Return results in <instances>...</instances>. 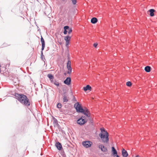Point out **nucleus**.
<instances>
[{
    "label": "nucleus",
    "instance_id": "15",
    "mask_svg": "<svg viewBox=\"0 0 157 157\" xmlns=\"http://www.w3.org/2000/svg\"><path fill=\"white\" fill-rule=\"evenodd\" d=\"M97 19L96 17L92 18L91 20V22L93 24H95L97 22Z\"/></svg>",
    "mask_w": 157,
    "mask_h": 157
},
{
    "label": "nucleus",
    "instance_id": "28",
    "mask_svg": "<svg viewBox=\"0 0 157 157\" xmlns=\"http://www.w3.org/2000/svg\"><path fill=\"white\" fill-rule=\"evenodd\" d=\"M50 80L52 83H54V81L53 80V79H51Z\"/></svg>",
    "mask_w": 157,
    "mask_h": 157
},
{
    "label": "nucleus",
    "instance_id": "19",
    "mask_svg": "<svg viewBox=\"0 0 157 157\" xmlns=\"http://www.w3.org/2000/svg\"><path fill=\"white\" fill-rule=\"evenodd\" d=\"M63 102H66L68 101V98L65 95H64L63 96Z\"/></svg>",
    "mask_w": 157,
    "mask_h": 157
},
{
    "label": "nucleus",
    "instance_id": "12",
    "mask_svg": "<svg viewBox=\"0 0 157 157\" xmlns=\"http://www.w3.org/2000/svg\"><path fill=\"white\" fill-rule=\"evenodd\" d=\"M91 87L89 85H87L86 87H83V90L85 91H86L87 90H91Z\"/></svg>",
    "mask_w": 157,
    "mask_h": 157
},
{
    "label": "nucleus",
    "instance_id": "6",
    "mask_svg": "<svg viewBox=\"0 0 157 157\" xmlns=\"http://www.w3.org/2000/svg\"><path fill=\"white\" fill-rule=\"evenodd\" d=\"M67 67L68 70L67 72L68 74H70L71 72V63L70 61H68L67 63Z\"/></svg>",
    "mask_w": 157,
    "mask_h": 157
},
{
    "label": "nucleus",
    "instance_id": "16",
    "mask_svg": "<svg viewBox=\"0 0 157 157\" xmlns=\"http://www.w3.org/2000/svg\"><path fill=\"white\" fill-rule=\"evenodd\" d=\"M151 67L150 66H147L145 67L144 70L146 72H149L151 71Z\"/></svg>",
    "mask_w": 157,
    "mask_h": 157
},
{
    "label": "nucleus",
    "instance_id": "21",
    "mask_svg": "<svg viewBox=\"0 0 157 157\" xmlns=\"http://www.w3.org/2000/svg\"><path fill=\"white\" fill-rule=\"evenodd\" d=\"M54 84L56 86H58L59 85V82L57 81L56 80L54 81Z\"/></svg>",
    "mask_w": 157,
    "mask_h": 157
},
{
    "label": "nucleus",
    "instance_id": "24",
    "mask_svg": "<svg viewBox=\"0 0 157 157\" xmlns=\"http://www.w3.org/2000/svg\"><path fill=\"white\" fill-rule=\"evenodd\" d=\"M67 30H68V33L69 34L71 33L72 31V29L71 28H69V29H68Z\"/></svg>",
    "mask_w": 157,
    "mask_h": 157
},
{
    "label": "nucleus",
    "instance_id": "30",
    "mask_svg": "<svg viewBox=\"0 0 157 157\" xmlns=\"http://www.w3.org/2000/svg\"><path fill=\"white\" fill-rule=\"evenodd\" d=\"M135 157H139V156L138 155H137Z\"/></svg>",
    "mask_w": 157,
    "mask_h": 157
},
{
    "label": "nucleus",
    "instance_id": "14",
    "mask_svg": "<svg viewBox=\"0 0 157 157\" xmlns=\"http://www.w3.org/2000/svg\"><path fill=\"white\" fill-rule=\"evenodd\" d=\"M149 11L150 13V15L151 17L154 16V13L155 11L154 9H151L149 10Z\"/></svg>",
    "mask_w": 157,
    "mask_h": 157
},
{
    "label": "nucleus",
    "instance_id": "22",
    "mask_svg": "<svg viewBox=\"0 0 157 157\" xmlns=\"http://www.w3.org/2000/svg\"><path fill=\"white\" fill-rule=\"evenodd\" d=\"M132 85V83L130 81H128V82H127L126 83V85L127 86H131Z\"/></svg>",
    "mask_w": 157,
    "mask_h": 157
},
{
    "label": "nucleus",
    "instance_id": "17",
    "mask_svg": "<svg viewBox=\"0 0 157 157\" xmlns=\"http://www.w3.org/2000/svg\"><path fill=\"white\" fill-rule=\"evenodd\" d=\"M71 37L69 36L64 37V39L66 41H70L71 39Z\"/></svg>",
    "mask_w": 157,
    "mask_h": 157
},
{
    "label": "nucleus",
    "instance_id": "27",
    "mask_svg": "<svg viewBox=\"0 0 157 157\" xmlns=\"http://www.w3.org/2000/svg\"><path fill=\"white\" fill-rule=\"evenodd\" d=\"M98 45V44L97 43H94V47H96L97 46V45Z\"/></svg>",
    "mask_w": 157,
    "mask_h": 157
},
{
    "label": "nucleus",
    "instance_id": "7",
    "mask_svg": "<svg viewBox=\"0 0 157 157\" xmlns=\"http://www.w3.org/2000/svg\"><path fill=\"white\" fill-rule=\"evenodd\" d=\"M99 149H101L102 151L106 152L107 151V149L102 144L100 145L98 147Z\"/></svg>",
    "mask_w": 157,
    "mask_h": 157
},
{
    "label": "nucleus",
    "instance_id": "26",
    "mask_svg": "<svg viewBox=\"0 0 157 157\" xmlns=\"http://www.w3.org/2000/svg\"><path fill=\"white\" fill-rule=\"evenodd\" d=\"M69 41H66V46L67 47H68Z\"/></svg>",
    "mask_w": 157,
    "mask_h": 157
},
{
    "label": "nucleus",
    "instance_id": "25",
    "mask_svg": "<svg viewBox=\"0 0 157 157\" xmlns=\"http://www.w3.org/2000/svg\"><path fill=\"white\" fill-rule=\"evenodd\" d=\"M62 106V105L60 103H59L57 105V107L58 108H61Z\"/></svg>",
    "mask_w": 157,
    "mask_h": 157
},
{
    "label": "nucleus",
    "instance_id": "10",
    "mask_svg": "<svg viewBox=\"0 0 157 157\" xmlns=\"http://www.w3.org/2000/svg\"><path fill=\"white\" fill-rule=\"evenodd\" d=\"M56 146L57 149L59 150H61L62 148L61 144L58 142L56 143Z\"/></svg>",
    "mask_w": 157,
    "mask_h": 157
},
{
    "label": "nucleus",
    "instance_id": "18",
    "mask_svg": "<svg viewBox=\"0 0 157 157\" xmlns=\"http://www.w3.org/2000/svg\"><path fill=\"white\" fill-rule=\"evenodd\" d=\"M68 29H69L68 26H66L64 27V30L63 32V33L64 34H66L67 33V30Z\"/></svg>",
    "mask_w": 157,
    "mask_h": 157
},
{
    "label": "nucleus",
    "instance_id": "23",
    "mask_svg": "<svg viewBox=\"0 0 157 157\" xmlns=\"http://www.w3.org/2000/svg\"><path fill=\"white\" fill-rule=\"evenodd\" d=\"M73 4L74 5H75L77 3V0H71Z\"/></svg>",
    "mask_w": 157,
    "mask_h": 157
},
{
    "label": "nucleus",
    "instance_id": "5",
    "mask_svg": "<svg viewBox=\"0 0 157 157\" xmlns=\"http://www.w3.org/2000/svg\"><path fill=\"white\" fill-rule=\"evenodd\" d=\"M92 143L90 141H85L82 142V144L86 147H91Z\"/></svg>",
    "mask_w": 157,
    "mask_h": 157
},
{
    "label": "nucleus",
    "instance_id": "20",
    "mask_svg": "<svg viewBox=\"0 0 157 157\" xmlns=\"http://www.w3.org/2000/svg\"><path fill=\"white\" fill-rule=\"evenodd\" d=\"M48 77L49 78L50 80L54 79L53 76L51 74H48Z\"/></svg>",
    "mask_w": 157,
    "mask_h": 157
},
{
    "label": "nucleus",
    "instance_id": "1",
    "mask_svg": "<svg viewBox=\"0 0 157 157\" xmlns=\"http://www.w3.org/2000/svg\"><path fill=\"white\" fill-rule=\"evenodd\" d=\"M15 96L16 98L22 104L27 106L30 105V103L29 99L25 95L16 94H15Z\"/></svg>",
    "mask_w": 157,
    "mask_h": 157
},
{
    "label": "nucleus",
    "instance_id": "29",
    "mask_svg": "<svg viewBox=\"0 0 157 157\" xmlns=\"http://www.w3.org/2000/svg\"><path fill=\"white\" fill-rule=\"evenodd\" d=\"M116 157H119V156L118 155H117L116 156Z\"/></svg>",
    "mask_w": 157,
    "mask_h": 157
},
{
    "label": "nucleus",
    "instance_id": "13",
    "mask_svg": "<svg viewBox=\"0 0 157 157\" xmlns=\"http://www.w3.org/2000/svg\"><path fill=\"white\" fill-rule=\"evenodd\" d=\"M112 151H113V155L116 156L117 155V152L116 149H115L114 147H112Z\"/></svg>",
    "mask_w": 157,
    "mask_h": 157
},
{
    "label": "nucleus",
    "instance_id": "8",
    "mask_svg": "<svg viewBox=\"0 0 157 157\" xmlns=\"http://www.w3.org/2000/svg\"><path fill=\"white\" fill-rule=\"evenodd\" d=\"M71 82V79L70 77H67L65 80L64 81V83L65 84L69 85L70 84Z\"/></svg>",
    "mask_w": 157,
    "mask_h": 157
},
{
    "label": "nucleus",
    "instance_id": "3",
    "mask_svg": "<svg viewBox=\"0 0 157 157\" xmlns=\"http://www.w3.org/2000/svg\"><path fill=\"white\" fill-rule=\"evenodd\" d=\"M74 107H75L76 111L78 112L82 113L87 117H89L90 116V113L88 109L86 108L83 109L79 103L77 102L74 105Z\"/></svg>",
    "mask_w": 157,
    "mask_h": 157
},
{
    "label": "nucleus",
    "instance_id": "11",
    "mask_svg": "<svg viewBox=\"0 0 157 157\" xmlns=\"http://www.w3.org/2000/svg\"><path fill=\"white\" fill-rule=\"evenodd\" d=\"M40 40L42 43V50H43L45 47V43L44 40L42 36L41 37Z\"/></svg>",
    "mask_w": 157,
    "mask_h": 157
},
{
    "label": "nucleus",
    "instance_id": "9",
    "mask_svg": "<svg viewBox=\"0 0 157 157\" xmlns=\"http://www.w3.org/2000/svg\"><path fill=\"white\" fill-rule=\"evenodd\" d=\"M121 153L123 157H127L128 155L127 151L124 148L122 149Z\"/></svg>",
    "mask_w": 157,
    "mask_h": 157
},
{
    "label": "nucleus",
    "instance_id": "4",
    "mask_svg": "<svg viewBox=\"0 0 157 157\" xmlns=\"http://www.w3.org/2000/svg\"><path fill=\"white\" fill-rule=\"evenodd\" d=\"M84 117H85L82 116L81 118H79L77 121V123L81 125H82L84 124L87 121V120L83 118Z\"/></svg>",
    "mask_w": 157,
    "mask_h": 157
},
{
    "label": "nucleus",
    "instance_id": "2",
    "mask_svg": "<svg viewBox=\"0 0 157 157\" xmlns=\"http://www.w3.org/2000/svg\"><path fill=\"white\" fill-rule=\"evenodd\" d=\"M100 129L101 132L99 134V136L102 142L103 143H108L109 141L108 133L104 128H101Z\"/></svg>",
    "mask_w": 157,
    "mask_h": 157
}]
</instances>
